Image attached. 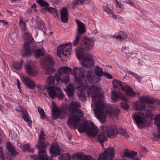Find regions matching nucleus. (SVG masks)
<instances>
[{
  "mask_svg": "<svg viewBox=\"0 0 160 160\" xmlns=\"http://www.w3.org/2000/svg\"><path fill=\"white\" fill-rule=\"evenodd\" d=\"M125 36H122L121 35L118 36L116 37V38L118 39H119L120 40L125 39L127 38V36L125 34Z\"/></svg>",
  "mask_w": 160,
  "mask_h": 160,
  "instance_id": "nucleus-52",
  "label": "nucleus"
},
{
  "mask_svg": "<svg viewBox=\"0 0 160 160\" xmlns=\"http://www.w3.org/2000/svg\"><path fill=\"white\" fill-rule=\"evenodd\" d=\"M81 107L80 103L77 102H72L70 104L69 108V118L68 121V124L70 127L73 126L76 128L79 126V123L83 115L82 111L79 109Z\"/></svg>",
  "mask_w": 160,
  "mask_h": 160,
  "instance_id": "nucleus-2",
  "label": "nucleus"
},
{
  "mask_svg": "<svg viewBox=\"0 0 160 160\" xmlns=\"http://www.w3.org/2000/svg\"><path fill=\"white\" fill-rule=\"evenodd\" d=\"M72 71V68L68 66H63L58 69L55 77L57 82H61L66 84L70 80L69 74Z\"/></svg>",
  "mask_w": 160,
  "mask_h": 160,
  "instance_id": "nucleus-6",
  "label": "nucleus"
},
{
  "mask_svg": "<svg viewBox=\"0 0 160 160\" xmlns=\"http://www.w3.org/2000/svg\"><path fill=\"white\" fill-rule=\"evenodd\" d=\"M31 157L34 158L35 160H47V158H45V155H43V154L41 156L38 155V157L36 155H31Z\"/></svg>",
  "mask_w": 160,
  "mask_h": 160,
  "instance_id": "nucleus-39",
  "label": "nucleus"
},
{
  "mask_svg": "<svg viewBox=\"0 0 160 160\" xmlns=\"http://www.w3.org/2000/svg\"><path fill=\"white\" fill-rule=\"evenodd\" d=\"M36 4H33L31 6V8H32L34 9L35 10H36Z\"/></svg>",
  "mask_w": 160,
  "mask_h": 160,
  "instance_id": "nucleus-63",
  "label": "nucleus"
},
{
  "mask_svg": "<svg viewBox=\"0 0 160 160\" xmlns=\"http://www.w3.org/2000/svg\"><path fill=\"white\" fill-rule=\"evenodd\" d=\"M101 131L98 136V140L102 145L103 143L108 140V137H110L116 135L117 129L115 126L109 127L107 126L101 127Z\"/></svg>",
  "mask_w": 160,
  "mask_h": 160,
  "instance_id": "nucleus-5",
  "label": "nucleus"
},
{
  "mask_svg": "<svg viewBox=\"0 0 160 160\" xmlns=\"http://www.w3.org/2000/svg\"><path fill=\"white\" fill-rule=\"evenodd\" d=\"M22 65L18 62H14L12 65V68H14L16 70H19L22 67Z\"/></svg>",
  "mask_w": 160,
  "mask_h": 160,
  "instance_id": "nucleus-46",
  "label": "nucleus"
},
{
  "mask_svg": "<svg viewBox=\"0 0 160 160\" xmlns=\"http://www.w3.org/2000/svg\"><path fill=\"white\" fill-rule=\"evenodd\" d=\"M77 127H78V130L80 133L84 131L87 132L89 136L95 137L96 136L98 130L96 126L93 123L89 121L85 122L82 125L79 124Z\"/></svg>",
  "mask_w": 160,
  "mask_h": 160,
  "instance_id": "nucleus-7",
  "label": "nucleus"
},
{
  "mask_svg": "<svg viewBox=\"0 0 160 160\" xmlns=\"http://www.w3.org/2000/svg\"><path fill=\"white\" fill-rule=\"evenodd\" d=\"M129 73L132 75L134 77L137 79H139V77L135 73L132 72L130 71L129 72Z\"/></svg>",
  "mask_w": 160,
  "mask_h": 160,
  "instance_id": "nucleus-55",
  "label": "nucleus"
},
{
  "mask_svg": "<svg viewBox=\"0 0 160 160\" xmlns=\"http://www.w3.org/2000/svg\"><path fill=\"white\" fill-rule=\"evenodd\" d=\"M61 20L64 23L67 22L68 20V10L65 8H63L60 12Z\"/></svg>",
  "mask_w": 160,
  "mask_h": 160,
  "instance_id": "nucleus-20",
  "label": "nucleus"
},
{
  "mask_svg": "<svg viewBox=\"0 0 160 160\" xmlns=\"http://www.w3.org/2000/svg\"><path fill=\"white\" fill-rule=\"evenodd\" d=\"M118 133L122 135L126 138H129V135L127 134L126 130L125 129H121L119 130L118 131L117 130L116 134Z\"/></svg>",
  "mask_w": 160,
  "mask_h": 160,
  "instance_id": "nucleus-37",
  "label": "nucleus"
},
{
  "mask_svg": "<svg viewBox=\"0 0 160 160\" xmlns=\"http://www.w3.org/2000/svg\"><path fill=\"white\" fill-rule=\"evenodd\" d=\"M37 2L38 3L41 7H48L49 6L48 3L43 0H37Z\"/></svg>",
  "mask_w": 160,
  "mask_h": 160,
  "instance_id": "nucleus-43",
  "label": "nucleus"
},
{
  "mask_svg": "<svg viewBox=\"0 0 160 160\" xmlns=\"http://www.w3.org/2000/svg\"><path fill=\"white\" fill-rule=\"evenodd\" d=\"M59 88L56 86L52 87H49L46 88L47 92H48V94L50 97L52 98L55 97L58 91V89Z\"/></svg>",
  "mask_w": 160,
  "mask_h": 160,
  "instance_id": "nucleus-21",
  "label": "nucleus"
},
{
  "mask_svg": "<svg viewBox=\"0 0 160 160\" xmlns=\"http://www.w3.org/2000/svg\"><path fill=\"white\" fill-rule=\"evenodd\" d=\"M137 154V152L129 151L126 149L123 152V158L127 157L129 159H132L134 158Z\"/></svg>",
  "mask_w": 160,
  "mask_h": 160,
  "instance_id": "nucleus-23",
  "label": "nucleus"
},
{
  "mask_svg": "<svg viewBox=\"0 0 160 160\" xmlns=\"http://www.w3.org/2000/svg\"><path fill=\"white\" fill-rule=\"evenodd\" d=\"M101 88L92 85L89 88V92L94 94L92 98L94 105L92 104L94 113L97 119L102 123L106 120L107 114L111 118L117 117L119 114V109L118 108H113L111 106H106L104 102L101 100L103 94L99 92Z\"/></svg>",
  "mask_w": 160,
  "mask_h": 160,
  "instance_id": "nucleus-1",
  "label": "nucleus"
},
{
  "mask_svg": "<svg viewBox=\"0 0 160 160\" xmlns=\"http://www.w3.org/2000/svg\"><path fill=\"white\" fill-rule=\"evenodd\" d=\"M95 72L96 75L99 77H102L103 76L104 72H103L102 68H100L98 65L96 66L95 67Z\"/></svg>",
  "mask_w": 160,
  "mask_h": 160,
  "instance_id": "nucleus-34",
  "label": "nucleus"
},
{
  "mask_svg": "<svg viewBox=\"0 0 160 160\" xmlns=\"http://www.w3.org/2000/svg\"><path fill=\"white\" fill-rule=\"evenodd\" d=\"M104 9L105 11L108 13V14L111 15L113 18H116V16L114 14L112 10L110 9L108 7H104Z\"/></svg>",
  "mask_w": 160,
  "mask_h": 160,
  "instance_id": "nucleus-40",
  "label": "nucleus"
},
{
  "mask_svg": "<svg viewBox=\"0 0 160 160\" xmlns=\"http://www.w3.org/2000/svg\"><path fill=\"white\" fill-rule=\"evenodd\" d=\"M21 111L22 113L23 118L25 121L30 124L29 125H30L32 122V121L30 119V118L28 116V114L27 112L24 109L22 108Z\"/></svg>",
  "mask_w": 160,
  "mask_h": 160,
  "instance_id": "nucleus-33",
  "label": "nucleus"
},
{
  "mask_svg": "<svg viewBox=\"0 0 160 160\" xmlns=\"http://www.w3.org/2000/svg\"><path fill=\"white\" fill-rule=\"evenodd\" d=\"M72 49L71 42H70L64 45H61L58 48V55L61 58L62 61H63L62 57L65 58L68 55H70ZM63 59H64V58Z\"/></svg>",
  "mask_w": 160,
  "mask_h": 160,
  "instance_id": "nucleus-10",
  "label": "nucleus"
},
{
  "mask_svg": "<svg viewBox=\"0 0 160 160\" xmlns=\"http://www.w3.org/2000/svg\"><path fill=\"white\" fill-rule=\"evenodd\" d=\"M81 36L76 34L75 39L72 42V45L74 46L77 45L80 42Z\"/></svg>",
  "mask_w": 160,
  "mask_h": 160,
  "instance_id": "nucleus-42",
  "label": "nucleus"
},
{
  "mask_svg": "<svg viewBox=\"0 0 160 160\" xmlns=\"http://www.w3.org/2000/svg\"><path fill=\"white\" fill-rule=\"evenodd\" d=\"M0 22L2 23L4 25H6L8 24V22L5 20H0Z\"/></svg>",
  "mask_w": 160,
  "mask_h": 160,
  "instance_id": "nucleus-59",
  "label": "nucleus"
},
{
  "mask_svg": "<svg viewBox=\"0 0 160 160\" xmlns=\"http://www.w3.org/2000/svg\"><path fill=\"white\" fill-rule=\"evenodd\" d=\"M142 150L145 152H147L148 151L147 149L144 147H142Z\"/></svg>",
  "mask_w": 160,
  "mask_h": 160,
  "instance_id": "nucleus-61",
  "label": "nucleus"
},
{
  "mask_svg": "<svg viewBox=\"0 0 160 160\" xmlns=\"http://www.w3.org/2000/svg\"><path fill=\"white\" fill-rule=\"evenodd\" d=\"M38 111L40 114L41 118L42 119H45L46 116L43 109L40 107L38 108Z\"/></svg>",
  "mask_w": 160,
  "mask_h": 160,
  "instance_id": "nucleus-45",
  "label": "nucleus"
},
{
  "mask_svg": "<svg viewBox=\"0 0 160 160\" xmlns=\"http://www.w3.org/2000/svg\"><path fill=\"white\" fill-rule=\"evenodd\" d=\"M114 148L109 147L103 153L99 154L98 160H112L114 157Z\"/></svg>",
  "mask_w": 160,
  "mask_h": 160,
  "instance_id": "nucleus-13",
  "label": "nucleus"
},
{
  "mask_svg": "<svg viewBox=\"0 0 160 160\" xmlns=\"http://www.w3.org/2000/svg\"><path fill=\"white\" fill-rule=\"evenodd\" d=\"M77 24V35L82 36V35L86 31V29L85 24L79 20L76 21Z\"/></svg>",
  "mask_w": 160,
  "mask_h": 160,
  "instance_id": "nucleus-17",
  "label": "nucleus"
},
{
  "mask_svg": "<svg viewBox=\"0 0 160 160\" xmlns=\"http://www.w3.org/2000/svg\"><path fill=\"white\" fill-rule=\"evenodd\" d=\"M46 135L43 130H42L40 134L38 144L37 148L39 150L38 155L41 156L42 154L43 155H46V147L47 145L46 142L44 141L45 139Z\"/></svg>",
  "mask_w": 160,
  "mask_h": 160,
  "instance_id": "nucleus-12",
  "label": "nucleus"
},
{
  "mask_svg": "<svg viewBox=\"0 0 160 160\" xmlns=\"http://www.w3.org/2000/svg\"><path fill=\"white\" fill-rule=\"evenodd\" d=\"M94 72L93 70H89L88 72L87 75V79L89 82L91 81V79L94 75Z\"/></svg>",
  "mask_w": 160,
  "mask_h": 160,
  "instance_id": "nucleus-36",
  "label": "nucleus"
},
{
  "mask_svg": "<svg viewBox=\"0 0 160 160\" xmlns=\"http://www.w3.org/2000/svg\"><path fill=\"white\" fill-rule=\"evenodd\" d=\"M19 24V27L22 31H25L27 29L26 24L25 22H23Z\"/></svg>",
  "mask_w": 160,
  "mask_h": 160,
  "instance_id": "nucleus-47",
  "label": "nucleus"
},
{
  "mask_svg": "<svg viewBox=\"0 0 160 160\" xmlns=\"http://www.w3.org/2000/svg\"><path fill=\"white\" fill-rule=\"evenodd\" d=\"M124 2L132 6H133L136 8V6L134 5L133 2L130 0H126Z\"/></svg>",
  "mask_w": 160,
  "mask_h": 160,
  "instance_id": "nucleus-53",
  "label": "nucleus"
},
{
  "mask_svg": "<svg viewBox=\"0 0 160 160\" xmlns=\"http://www.w3.org/2000/svg\"><path fill=\"white\" fill-rule=\"evenodd\" d=\"M142 102H146L148 104H153L155 102V99L152 97L147 96H142L140 100Z\"/></svg>",
  "mask_w": 160,
  "mask_h": 160,
  "instance_id": "nucleus-29",
  "label": "nucleus"
},
{
  "mask_svg": "<svg viewBox=\"0 0 160 160\" xmlns=\"http://www.w3.org/2000/svg\"><path fill=\"white\" fill-rule=\"evenodd\" d=\"M119 98L124 102H128V99L125 97L122 93L119 91L118 92L115 91H112L111 92V99L113 102H116Z\"/></svg>",
  "mask_w": 160,
  "mask_h": 160,
  "instance_id": "nucleus-16",
  "label": "nucleus"
},
{
  "mask_svg": "<svg viewBox=\"0 0 160 160\" xmlns=\"http://www.w3.org/2000/svg\"><path fill=\"white\" fill-rule=\"evenodd\" d=\"M0 158L1 160H5L3 152H0Z\"/></svg>",
  "mask_w": 160,
  "mask_h": 160,
  "instance_id": "nucleus-57",
  "label": "nucleus"
},
{
  "mask_svg": "<svg viewBox=\"0 0 160 160\" xmlns=\"http://www.w3.org/2000/svg\"><path fill=\"white\" fill-rule=\"evenodd\" d=\"M23 38L25 40L24 46L25 50L24 52L23 50H22L21 53L22 54L23 56H29L31 53L30 50V44L33 43L34 40L31 34L27 32L23 34Z\"/></svg>",
  "mask_w": 160,
  "mask_h": 160,
  "instance_id": "nucleus-11",
  "label": "nucleus"
},
{
  "mask_svg": "<svg viewBox=\"0 0 160 160\" xmlns=\"http://www.w3.org/2000/svg\"><path fill=\"white\" fill-rule=\"evenodd\" d=\"M128 96L133 97L136 95V93L132 90V89L127 85L124 86L123 90Z\"/></svg>",
  "mask_w": 160,
  "mask_h": 160,
  "instance_id": "nucleus-30",
  "label": "nucleus"
},
{
  "mask_svg": "<svg viewBox=\"0 0 160 160\" xmlns=\"http://www.w3.org/2000/svg\"><path fill=\"white\" fill-rule=\"evenodd\" d=\"M7 148L9 152L13 156L15 155L18 153L12 143L8 142L6 145Z\"/></svg>",
  "mask_w": 160,
  "mask_h": 160,
  "instance_id": "nucleus-32",
  "label": "nucleus"
},
{
  "mask_svg": "<svg viewBox=\"0 0 160 160\" xmlns=\"http://www.w3.org/2000/svg\"><path fill=\"white\" fill-rule=\"evenodd\" d=\"M26 72L28 75L34 76L38 72V69L35 65L31 61L27 62L25 65Z\"/></svg>",
  "mask_w": 160,
  "mask_h": 160,
  "instance_id": "nucleus-15",
  "label": "nucleus"
},
{
  "mask_svg": "<svg viewBox=\"0 0 160 160\" xmlns=\"http://www.w3.org/2000/svg\"><path fill=\"white\" fill-rule=\"evenodd\" d=\"M16 81H17V82L18 86V88H19V89H20V82H19V80L18 79H16Z\"/></svg>",
  "mask_w": 160,
  "mask_h": 160,
  "instance_id": "nucleus-60",
  "label": "nucleus"
},
{
  "mask_svg": "<svg viewBox=\"0 0 160 160\" xmlns=\"http://www.w3.org/2000/svg\"><path fill=\"white\" fill-rule=\"evenodd\" d=\"M10 135L13 139H14L17 137V133L11 130L10 131Z\"/></svg>",
  "mask_w": 160,
  "mask_h": 160,
  "instance_id": "nucleus-51",
  "label": "nucleus"
},
{
  "mask_svg": "<svg viewBox=\"0 0 160 160\" xmlns=\"http://www.w3.org/2000/svg\"><path fill=\"white\" fill-rule=\"evenodd\" d=\"M94 62L93 58L88 54H86L82 58V65L88 68H91L94 65Z\"/></svg>",
  "mask_w": 160,
  "mask_h": 160,
  "instance_id": "nucleus-14",
  "label": "nucleus"
},
{
  "mask_svg": "<svg viewBox=\"0 0 160 160\" xmlns=\"http://www.w3.org/2000/svg\"><path fill=\"white\" fill-rule=\"evenodd\" d=\"M95 42V39L93 38H85L81 43L80 48L77 49L76 53L77 58L80 60L83 56L84 51L88 52L92 48Z\"/></svg>",
  "mask_w": 160,
  "mask_h": 160,
  "instance_id": "nucleus-4",
  "label": "nucleus"
},
{
  "mask_svg": "<svg viewBox=\"0 0 160 160\" xmlns=\"http://www.w3.org/2000/svg\"><path fill=\"white\" fill-rule=\"evenodd\" d=\"M54 64V62L52 57L50 55L46 56L41 61L42 68L45 70L47 74H51L55 71L52 67Z\"/></svg>",
  "mask_w": 160,
  "mask_h": 160,
  "instance_id": "nucleus-8",
  "label": "nucleus"
},
{
  "mask_svg": "<svg viewBox=\"0 0 160 160\" xmlns=\"http://www.w3.org/2000/svg\"><path fill=\"white\" fill-rule=\"evenodd\" d=\"M36 87L39 89H45V87H44L40 85H38L37 86H36Z\"/></svg>",
  "mask_w": 160,
  "mask_h": 160,
  "instance_id": "nucleus-58",
  "label": "nucleus"
},
{
  "mask_svg": "<svg viewBox=\"0 0 160 160\" xmlns=\"http://www.w3.org/2000/svg\"><path fill=\"white\" fill-rule=\"evenodd\" d=\"M154 109V107L152 104L148 105L145 107L144 113H135L133 114V117L138 127L142 128L147 124L148 125L150 124L152 120V114L150 112Z\"/></svg>",
  "mask_w": 160,
  "mask_h": 160,
  "instance_id": "nucleus-3",
  "label": "nucleus"
},
{
  "mask_svg": "<svg viewBox=\"0 0 160 160\" xmlns=\"http://www.w3.org/2000/svg\"><path fill=\"white\" fill-rule=\"evenodd\" d=\"M46 9L50 12L52 13H55L56 14H57V11L54 8L52 7L47 8H46Z\"/></svg>",
  "mask_w": 160,
  "mask_h": 160,
  "instance_id": "nucleus-50",
  "label": "nucleus"
},
{
  "mask_svg": "<svg viewBox=\"0 0 160 160\" xmlns=\"http://www.w3.org/2000/svg\"><path fill=\"white\" fill-rule=\"evenodd\" d=\"M58 91L56 96L60 99H62L64 98V96L62 91L59 88L58 89Z\"/></svg>",
  "mask_w": 160,
  "mask_h": 160,
  "instance_id": "nucleus-41",
  "label": "nucleus"
},
{
  "mask_svg": "<svg viewBox=\"0 0 160 160\" xmlns=\"http://www.w3.org/2000/svg\"><path fill=\"white\" fill-rule=\"evenodd\" d=\"M124 103H123L122 102H121L120 103V107L121 108L127 110V109H128L129 108V105L128 104H127L126 102H124Z\"/></svg>",
  "mask_w": 160,
  "mask_h": 160,
  "instance_id": "nucleus-49",
  "label": "nucleus"
},
{
  "mask_svg": "<svg viewBox=\"0 0 160 160\" xmlns=\"http://www.w3.org/2000/svg\"><path fill=\"white\" fill-rule=\"evenodd\" d=\"M66 155L67 156L66 158H65L64 160H71V155L68 153H66Z\"/></svg>",
  "mask_w": 160,
  "mask_h": 160,
  "instance_id": "nucleus-56",
  "label": "nucleus"
},
{
  "mask_svg": "<svg viewBox=\"0 0 160 160\" xmlns=\"http://www.w3.org/2000/svg\"><path fill=\"white\" fill-rule=\"evenodd\" d=\"M112 83L114 88H121L122 90H124V86L126 85H123L121 81L116 79L113 81Z\"/></svg>",
  "mask_w": 160,
  "mask_h": 160,
  "instance_id": "nucleus-26",
  "label": "nucleus"
},
{
  "mask_svg": "<svg viewBox=\"0 0 160 160\" xmlns=\"http://www.w3.org/2000/svg\"><path fill=\"white\" fill-rule=\"evenodd\" d=\"M36 24L35 25V27L37 29H42L44 27V24L43 22L40 20L38 17L35 20Z\"/></svg>",
  "mask_w": 160,
  "mask_h": 160,
  "instance_id": "nucleus-31",
  "label": "nucleus"
},
{
  "mask_svg": "<svg viewBox=\"0 0 160 160\" xmlns=\"http://www.w3.org/2000/svg\"><path fill=\"white\" fill-rule=\"evenodd\" d=\"M64 90L66 92L68 97H72L74 95V88L72 84H69L67 86L66 88Z\"/></svg>",
  "mask_w": 160,
  "mask_h": 160,
  "instance_id": "nucleus-24",
  "label": "nucleus"
},
{
  "mask_svg": "<svg viewBox=\"0 0 160 160\" xmlns=\"http://www.w3.org/2000/svg\"><path fill=\"white\" fill-rule=\"evenodd\" d=\"M64 159V157L63 156V155H61V156H60V157L59 158V159H60L61 160H63V159Z\"/></svg>",
  "mask_w": 160,
  "mask_h": 160,
  "instance_id": "nucleus-64",
  "label": "nucleus"
},
{
  "mask_svg": "<svg viewBox=\"0 0 160 160\" xmlns=\"http://www.w3.org/2000/svg\"><path fill=\"white\" fill-rule=\"evenodd\" d=\"M22 80L24 84L30 89H33L36 87V85L34 81L28 77H23Z\"/></svg>",
  "mask_w": 160,
  "mask_h": 160,
  "instance_id": "nucleus-18",
  "label": "nucleus"
},
{
  "mask_svg": "<svg viewBox=\"0 0 160 160\" xmlns=\"http://www.w3.org/2000/svg\"><path fill=\"white\" fill-rule=\"evenodd\" d=\"M49 151L50 152L53 154H55L57 155L60 154L59 146L57 143H54L51 146Z\"/></svg>",
  "mask_w": 160,
  "mask_h": 160,
  "instance_id": "nucleus-25",
  "label": "nucleus"
},
{
  "mask_svg": "<svg viewBox=\"0 0 160 160\" xmlns=\"http://www.w3.org/2000/svg\"><path fill=\"white\" fill-rule=\"evenodd\" d=\"M52 118L53 119H55L58 118H61L62 117L60 116L61 112L59 109L57 107L56 105H54L52 108Z\"/></svg>",
  "mask_w": 160,
  "mask_h": 160,
  "instance_id": "nucleus-19",
  "label": "nucleus"
},
{
  "mask_svg": "<svg viewBox=\"0 0 160 160\" xmlns=\"http://www.w3.org/2000/svg\"><path fill=\"white\" fill-rule=\"evenodd\" d=\"M21 148L23 152L26 151H28L29 152H33L34 149L32 150L30 148V146L29 144H27L21 146Z\"/></svg>",
  "mask_w": 160,
  "mask_h": 160,
  "instance_id": "nucleus-35",
  "label": "nucleus"
},
{
  "mask_svg": "<svg viewBox=\"0 0 160 160\" xmlns=\"http://www.w3.org/2000/svg\"><path fill=\"white\" fill-rule=\"evenodd\" d=\"M101 78L97 75H94L91 79V81H90L89 82L91 83L95 84L100 81Z\"/></svg>",
  "mask_w": 160,
  "mask_h": 160,
  "instance_id": "nucleus-38",
  "label": "nucleus"
},
{
  "mask_svg": "<svg viewBox=\"0 0 160 160\" xmlns=\"http://www.w3.org/2000/svg\"><path fill=\"white\" fill-rule=\"evenodd\" d=\"M35 53V56L37 58H38L44 55L45 52L43 48L39 49L37 47L35 48L33 51Z\"/></svg>",
  "mask_w": 160,
  "mask_h": 160,
  "instance_id": "nucleus-28",
  "label": "nucleus"
},
{
  "mask_svg": "<svg viewBox=\"0 0 160 160\" xmlns=\"http://www.w3.org/2000/svg\"><path fill=\"white\" fill-rule=\"evenodd\" d=\"M116 3V7L118 9V12H120L123 9V6L122 4L117 0H115Z\"/></svg>",
  "mask_w": 160,
  "mask_h": 160,
  "instance_id": "nucleus-44",
  "label": "nucleus"
},
{
  "mask_svg": "<svg viewBox=\"0 0 160 160\" xmlns=\"http://www.w3.org/2000/svg\"><path fill=\"white\" fill-rule=\"evenodd\" d=\"M103 75L107 78L111 79L112 78V77L111 75L107 72H104Z\"/></svg>",
  "mask_w": 160,
  "mask_h": 160,
  "instance_id": "nucleus-54",
  "label": "nucleus"
},
{
  "mask_svg": "<svg viewBox=\"0 0 160 160\" xmlns=\"http://www.w3.org/2000/svg\"><path fill=\"white\" fill-rule=\"evenodd\" d=\"M155 102H156L157 104L158 105H160V100H155Z\"/></svg>",
  "mask_w": 160,
  "mask_h": 160,
  "instance_id": "nucleus-62",
  "label": "nucleus"
},
{
  "mask_svg": "<svg viewBox=\"0 0 160 160\" xmlns=\"http://www.w3.org/2000/svg\"><path fill=\"white\" fill-rule=\"evenodd\" d=\"M55 78V77L54 78L51 76H49L47 78L46 84L45 85V88L55 86L54 85Z\"/></svg>",
  "mask_w": 160,
  "mask_h": 160,
  "instance_id": "nucleus-27",
  "label": "nucleus"
},
{
  "mask_svg": "<svg viewBox=\"0 0 160 160\" xmlns=\"http://www.w3.org/2000/svg\"><path fill=\"white\" fill-rule=\"evenodd\" d=\"M145 107L144 103L140 101L135 103L133 106V108L135 110L142 111V112H144V113Z\"/></svg>",
  "mask_w": 160,
  "mask_h": 160,
  "instance_id": "nucleus-22",
  "label": "nucleus"
},
{
  "mask_svg": "<svg viewBox=\"0 0 160 160\" xmlns=\"http://www.w3.org/2000/svg\"><path fill=\"white\" fill-rule=\"evenodd\" d=\"M86 0H76L73 2V5L77 6L83 3Z\"/></svg>",
  "mask_w": 160,
  "mask_h": 160,
  "instance_id": "nucleus-48",
  "label": "nucleus"
},
{
  "mask_svg": "<svg viewBox=\"0 0 160 160\" xmlns=\"http://www.w3.org/2000/svg\"><path fill=\"white\" fill-rule=\"evenodd\" d=\"M85 71L82 68L80 67L78 69L77 67H75L73 68L72 74L78 87L82 86L83 81L81 78H85Z\"/></svg>",
  "mask_w": 160,
  "mask_h": 160,
  "instance_id": "nucleus-9",
  "label": "nucleus"
}]
</instances>
